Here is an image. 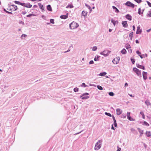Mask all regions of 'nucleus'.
Instances as JSON below:
<instances>
[{
  "instance_id": "4c0bfd02",
  "label": "nucleus",
  "mask_w": 151,
  "mask_h": 151,
  "mask_svg": "<svg viewBox=\"0 0 151 151\" xmlns=\"http://www.w3.org/2000/svg\"><path fill=\"white\" fill-rule=\"evenodd\" d=\"M111 22L115 26L116 24V21H115L114 20H113V19H111Z\"/></svg>"
},
{
  "instance_id": "6ab92c4d",
  "label": "nucleus",
  "mask_w": 151,
  "mask_h": 151,
  "mask_svg": "<svg viewBox=\"0 0 151 151\" xmlns=\"http://www.w3.org/2000/svg\"><path fill=\"white\" fill-rule=\"evenodd\" d=\"M47 10L49 11L52 12V8L50 5L49 4L47 5Z\"/></svg>"
},
{
  "instance_id": "412c9836",
  "label": "nucleus",
  "mask_w": 151,
  "mask_h": 151,
  "mask_svg": "<svg viewBox=\"0 0 151 151\" xmlns=\"http://www.w3.org/2000/svg\"><path fill=\"white\" fill-rule=\"evenodd\" d=\"M106 74V73L105 72H101L100 73L99 75L101 76H104Z\"/></svg>"
},
{
  "instance_id": "72a5a7b5",
  "label": "nucleus",
  "mask_w": 151,
  "mask_h": 151,
  "mask_svg": "<svg viewBox=\"0 0 151 151\" xmlns=\"http://www.w3.org/2000/svg\"><path fill=\"white\" fill-rule=\"evenodd\" d=\"M97 88L99 90H102L103 89V87L99 85H98L97 86Z\"/></svg>"
},
{
  "instance_id": "f8f14e48",
  "label": "nucleus",
  "mask_w": 151,
  "mask_h": 151,
  "mask_svg": "<svg viewBox=\"0 0 151 151\" xmlns=\"http://www.w3.org/2000/svg\"><path fill=\"white\" fill-rule=\"evenodd\" d=\"M147 73L145 71L142 72V76L144 80H146L147 78Z\"/></svg>"
},
{
  "instance_id": "f704fd0d",
  "label": "nucleus",
  "mask_w": 151,
  "mask_h": 151,
  "mask_svg": "<svg viewBox=\"0 0 151 151\" xmlns=\"http://www.w3.org/2000/svg\"><path fill=\"white\" fill-rule=\"evenodd\" d=\"M126 48L127 49H128L129 48H131V46L130 45L128 44H126Z\"/></svg>"
},
{
  "instance_id": "cd10ccee",
  "label": "nucleus",
  "mask_w": 151,
  "mask_h": 151,
  "mask_svg": "<svg viewBox=\"0 0 151 151\" xmlns=\"http://www.w3.org/2000/svg\"><path fill=\"white\" fill-rule=\"evenodd\" d=\"M127 119L130 121H135V120L132 118L130 116H128L127 117Z\"/></svg>"
},
{
  "instance_id": "c756f323",
  "label": "nucleus",
  "mask_w": 151,
  "mask_h": 151,
  "mask_svg": "<svg viewBox=\"0 0 151 151\" xmlns=\"http://www.w3.org/2000/svg\"><path fill=\"white\" fill-rule=\"evenodd\" d=\"M140 114L142 116V118L143 119H145V116L144 114L143 113V112L142 111H141L140 113Z\"/></svg>"
},
{
  "instance_id": "e2e57ef3",
  "label": "nucleus",
  "mask_w": 151,
  "mask_h": 151,
  "mask_svg": "<svg viewBox=\"0 0 151 151\" xmlns=\"http://www.w3.org/2000/svg\"><path fill=\"white\" fill-rule=\"evenodd\" d=\"M114 125L115 127H116L117 126L116 122L114 123Z\"/></svg>"
},
{
  "instance_id": "8fccbe9b",
  "label": "nucleus",
  "mask_w": 151,
  "mask_h": 151,
  "mask_svg": "<svg viewBox=\"0 0 151 151\" xmlns=\"http://www.w3.org/2000/svg\"><path fill=\"white\" fill-rule=\"evenodd\" d=\"M126 116V114H122L121 116V117L123 118H125Z\"/></svg>"
},
{
  "instance_id": "49530a36",
  "label": "nucleus",
  "mask_w": 151,
  "mask_h": 151,
  "mask_svg": "<svg viewBox=\"0 0 151 151\" xmlns=\"http://www.w3.org/2000/svg\"><path fill=\"white\" fill-rule=\"evenodd\" d=\"M97 47L96 46H94L93 47L92 50L93 51H96L97 49Z\"/></svg>"
},
{
  "instance_id": "c9c22d12",
  "label": "nucleus",
  "mask_w": 151,
  "mask_h": 151,
  "mask_svg": "<svg viewBox=\"0 0 151 151\" xmlns=\"http://www.w3.org/2000/svg\"><path fill=\"white\" fill-rule=\"evenodd\" d=\"M27 36V35H25V34H23L22 35H21V38L22 39H24V38L23 37H26Z\"/></svg>"
},
{
  "instance_id": "37998d69",
  "label": "nucleus",
  "mask_w": 151,
  "mask_h": 151,
  "mask_svg": "<svg viewBox=\"0 0 151 151\" xmlns=\"http://www.w3.org/2000/svg\"><path fill=\"white\" fill-rule=\"evenodd\" d=\"M134 0L138 4H139L142 2V1L141 0Z\"/></svg>"
},
{
  "instance_id": "ea45409f",
  "label": "nucleus",
  "mask_w": 151,
  "mask_h": 151,
  "mask_svg": "<svg viewBox=\"0 0 151 151\" xmlns=\"http://www.w3.org/2000/svg\"><path fill=\"white\" fill-rule=\"evenodd\" d=\"M131 60V62L133 64H134L135 62V60L134 59L131 58L130 59Z\"/></svg>"
},
{
  "instance_id": "423d86ee",
  "label": "nucleus",
  "mask_w": 151,
  "mask_h": 151,
  "mask_svg": "<svg viewBox=\"0 0 151 151\" xmlns=\"http://www.w3.org/2000/svg\"><path fill=\"white\" fill-rule=\"evenodd\" d=\"M125 5L133 8L134 7L135 5L129 1H127L125 3Z\"/></svg>"
},
{
  "instance_id": "bf43d9fd",
  "label": "nucleus",
  "mask_w": 151,
  "mask_h": 151,
  "mask_svg": "<svg viewBox=\"0 0 151 151\" xmlns=\"http://www.w3.org/2000/svg\"><path fill=\"white\" fill-rule=\"evenodd\" d=\"M83 130H82L81 131V132H78V133H76L75 134H74L75 135H77V134H78L80 133L81 132H83Z\"/></svg>"
},
{
  "instance_id": "6e6d98bb",
  "label": "nucleus",
  "mask_w": 151,
  "mask_h": 151,
  "mask_svg": "<svg viewBox=\"0 0 151 151\" xmlns=\"http://www.w3.org/2000/svg\"><path fill=\"white\" fill-rule=\"evenodd\" d=\"M93 63L94 61L93 60H91L89 62V63L90 64H93Z\"/></svg>"
},
{
  "instance_id": "052dcab7",
  "label": "nucleus",
  "mask_w": 151,
  "mask_h": 151,
  "mask_svg": "<svg viewBox=\"0 0 151 151\" xmlns=\"http://www.w3.org/2000/svg\"><path fill=\"white\" fill-rule=\"evenodd\" d=\"M117 150L116 151H120L121 150V148H119L118 146L117 147Z\"/></svg>"
},
{
  "instance_id": "c85d7f7f",
  "label": "nucleus",
  "mask_w": 151,
  "mask_h": 151,
  "mask_svg": "<svg viewBox=\"0 0 151 151\" xmlns=\"http://www.w3.org/2000/svg\"><path fill=\"white\" fill-rule=\"evenodd\" d=\"M133 70L136 73L138 71H139V70L136 68H133Z\"/></svg>"
},
{
  "instance_id": "4be33fe9",
  "label": "nucleus",
  "mask_w": 151,
  "mask_h": 151,
  "mask_svg": "<svg viewBox=\"0 0 151 151\" xmlns=\"http://www.w3.org/2000/svg\"><path fill=\"white\" fill-rule=\"evenodd\" d=\"M121 52L122 54H126L127 51L126 50L124 49L123 48L121 51Z\"/></svg>"
},
{
  "instance_id": "f3484780",
  "label": "nucleus",
  "mask_w": 151,
  "mask_h": 151,
  "mask_svg": "<svg viewBox=\"0 0 151 151\" xmlns=\"http://www.w3.org/2000/svg\"><path fill=\"white\" fill-rule=\"evenodd\" d=\"M136 53L137 54H138L140 57V58L142 59L143 58V57H142V55H144V54H143L142 55H141V53L138 50H137L136 51Z\"/></svg>"
},
{
  "instance_id": "aec40b11",
  "label": "nucleus",
  "mask_w": 151,
  "mask_h": 151,
  "mask_svg": "<svg viewBox=\"0 0 151 151\" xmlns=\"http://www.w3.org/2000/svg\"><path fill=\"white\" fill-rule=\"evenodd\" d=\"M112 8L115 10V11L116 13H119V10L115 6H112Z\"/></svg>"
},
{
  "instance_id": "13d9d810",
  "label": "nucleus",
  "mask_w": 151,
  "mask_h": 151,
  "mask_svg": "<svg viewBox=\"0 0 151 151\" xmlns=\"http://www.w3.org/2000/svg\"><path fill=\"white\" fill-rule=\"evenodd\" d=\"M6 13L8 14H13V13L12 12H9L8 11H6Z\"/></svg>"
},
{
  "instance_id": "393cba45",
  "label": "nucleus",
  "mask_w": 151,
  "mask_h": 151,
  "mask_svg": "<svg viewBox=\"0 0 151 151\" xmlns=\"http://www.w3.org/2000/svg\"><path fill=\"white\" fill-rule=\"evenodd\" d=\"M136 73L138 76L141 77V74L140 70H139Z\"/></svg>"
},
{
  "instance_id": "09e8293b",
  "label": "nucleus",
  "mask_w": 151,
  "mask_h": 151,
  "mask_svg": "<svg viewBox=\"0 0 151 151\" xmlns=\"http://www.w3.org/2000/svg\"><path fill=\"white\" fill-rule=\"evenodd\" d=\"M50 23L52 24H54V20L53 19H51L50 20Z\"/></svg>"
},
{
  "instance_id": "e433bc0d",
  "label": "nucleus",
  "mask_w": 151,
  "mask_h": 151,
  "mask_svg": "<svg viewBox=\"0 0 151 151\" xmlns=\"http://www.w3.org/2000/svg\"><path fill=\"white\" fill-rule=\"evenodd\" d=\"M143 125H145L146 126H149V124L148 123L144 121L143 122Z\"/></svg>"
},
{
  "instance_id": "a878e982",
  "label": "nucleus",
  "mask_w": 151,
  "mask_h": 151,
  "mask_svg": "<svg viewBox=\"0 0 151 151\" xmlns=\"http://www.w3.org/2000/svg\"><path fill=\"white\" fill-rule=\"evenodd\" d=\"M137 129L139 132L140 133V134H143V131L141 130L140 128H137Z\"/></svg>"
},
{
  "instance_id": "dca6fc26",
  "label": "nucleus",
  "mask_w": 151,
  "mask_h": 151,
  "mask_svg": "<svg viewBox=\"0 0 151 151\" xmlns=\"http://www.w3.org/2000/svg\"><path fill=\"white\" fill-rule=\"evenodd\" d=\"M32 6V5L31 4L29 3H28L26 4L25 3L24 7L27 8H31Z\"/></svg>"
},
{
  "instance_id": "de8ad7c7",
  "label": "nucleus",
  "mask_w": 151,
  "mask_h": 151,
  "mask_svg": "<svg viewBox=\"0 0 151 151\" xmlns=\"http://www.w3.org/2000/svg\"><path fill=\"white\" fill-rule=\"evenodd\" d=\"M73 91L75 92H76L78 91V88H74L73 89Z\"/></svg>"
},
{
  "instance_id": "f257e3e1",
  "label": "nucleus",
  "mask_w": 151,
  "mask_h": 151,
  "mask_svg": "<svg viewBox=\"0 0 151 151\" xmlns=\"http://www.w3.org/2000/svg\"><path fill=\"white\" fill-rule=\"evenodd\" d=\"M9 8L7 9L8 10L10 11L11 12H13L16 10L17 9V6L14 4H12L9 6Z\"/></svg>"
},
{
  "instance_id": "0eeeda50",
  "label": "nucleus",
  "mask_w": 151,
  "mask_h": 151,
  "mask_svg": "<svg viewBox=\"0 0 151 151\" xmlns=\"http://www.w3.org/2000/svg\"><path fill=\"white\" fill-rule=\"evenodd\" d=\"M120 60V58L119 57H117L114 58L112 61L113 63L114 64H117L118 63Z\"/></svg>"
},
{
  "instance_id": "4d7b16f0",
  "label": "nucleus",
  "mask_w": 151,
  "mask_h": 151,
  "mask_svg": "<svg viewBox=\"0 0 151 151\" xmlns=\"http://www.w3.org/2000/svg\"><path fill=\"white\" fill-rule=\"evenodd\" d=\"M130 112H127V117H128V116H130Z\"/></svg>"
},
{
  "instance_id": "2eb2a0df",
  "label": "nucleus",
  "mask_w": 151,
  "mask_h": 151,
  "mask_svg": "<svg viewBox=\"0 0 151 151\" xmlns=\"http://www.w3.org/2000/svg\"><path fill=\"white\" fill-rule=\"evenodd\" d=\"M116 114L117 115H119L121 114L122 113V111L121 110V109H117L116 110Z\"/></svg>"
},
{
  "instance_id": "ddd939ff",
  "label": "nucleus",
  "mask_w": 151,
  "mask_h": 151,
  "mask_svg": "<svg viewBox=\"0 0 151 151\" xmlns=\"http://www.w3.org/2000/svg\"><path fill=\"white\" fill-rule=\"evenodd\" d=\"M126 18L129 21H131L132 19V17L129 14H127L126 16Z\"/></svg>"
},
{
  "instance_id": "69168bd1",
  "label": "nucleus",
  "mask_w": 151,
  "mask_h": 151,
  "mask_svg": "<svg viewBox=\"0 0 151 151\" xmlns=\"http://www.w3.org/2000/svg\"><path fill=\"white\" fill-rule=\"evenodd\" d=\"M111 129H112L114 130H115V128L113 126V125H112L111 127Z\"/></svg>"
},
{
  "instance_id": "58836bf2",
  "label": "nucleus",
  "mask_w": 151,
  "mask_h": 151,
  "mask_svg": "<svg viewBox=\"0 0 151 151\" xmlns=\"http://www.w3.org/2000/svg\"><path fill=\"white\" fill-rule=\"evenodd\" d=\"M100 56H97V57H95L94 58V60L95 61H97L99 60V58L100 57Z\"/></svg>"
},
{
  "instance_id": "3c124183",
  "label": "nucleus",
  "mask_w": 151,
  "mask_h": 151,
  "mask_svg": "<svg viewBox=\"0 0 151 151\" xmlns=\"http://www.w3.org/2000/svg\"><path fill=\"white\" fill-rule=\"evenodd\" d=\"M146 2L149 6L151 7V3L148 1H146Z\"/></svg>"
},
{
  "instance_id": "9d476101",
  "label": "nucleus",
  "mask_w": 151,
  "mask_h": 151,
  "mask_svg": "<svg viewBox=\"0 0 151 151\" xmlns=\"http://www.w3.org/2000/svg\"><path fill=\"white\" fill-rule=\"evenodd\" d=\"M38 4L40 8V9L42 11V12H43L45 11L44 9V6L43 5H42L41 4V3H38Z\"/></svg>"
},
{
  "instance_id": "b1692460",
  "label": "nucleus",
  "mask_w": 151,
  "mask_h": 151,
  "mask_svg": "<svg viewBox=\"0 0 151 151\" xmlns=\"http://www.w3.org/2000/svg\"><path fill=\"white\" fill-rule=\"evenodd\" d=\"M146 134L148 137L151 136L150 132V131H147L146 133Z\"/></svg>"
},
{
  "instance_id": "a18cd8bd",
  "label": "nucleus",
  "mask_w": 151,
  "mask_h": 151,
  "mask_svg": "<svg viewBox=\"0 0 151 151\" xmlns=\"http://www.w3.org/2000/svg\"><path fill=\"white\" fill-rule=\"evenodd\" d=\"M35 16V15L33 14H28V15H27V17H32V16Z\"/></svg>"
},
{
  "instance_id": "c03bdc74",
  "label": "nucleus",
  "mask_w": 151,
  "mask_h": 151,
  "mask_svg": "<svg viewBox=\"0 0 151 151\" xmlns=\"http://www.w3.org/2000/svg\"><path fill=\"white\" fill-rule=\"evenodd\" d=\"M81 86L84 87H86L87 86V85H86L85 83H83L81 85Z\"/></svg>"
},
{
  "instance_id": "774afa93",
  "label": "nucleus",
  "mask_w": 151,
  "mask_h": 151,
  "mask_svg": "<svg viewBox=\"0 0 151 151\" xmlns=\"http://www.w3.org/2000/svg\"><path fill=\"white\" fill-rule=\"evenodd\" d=\"M135 42H136V43H137V44L139 43V42L138 40H136Z\"/></svg>"
},
{
  "instance_id": "f03ea898",
  "label": "nucleus",
  "mask_w": 151,
  "mask_h": 151,
  "mask_svg": "<svg viewBox=\"0 0 151 151\" xmlns=\"http://www.w3.org/2000/svg\"><path fill=\"white\" fill-rule=\"evenodd\" d=\"M70 28L71 29H74L77 28L79 25L78 23L75 22H73L71 23L70 24Z\"/></svg>"
},
{
  "instance_id": "a19ab883",
  "label": "nucleus",
  "mask_w": 151,
  "mask_h": 151,
  "mask_svg": "<svg viewBox=\"0 0 151 151\" xmlns=\"http://www.w3.org/2000/svg\"><path fill=\"white\" fill-rule=\"evenodd\" d=\"M138 14L139 15H141V14H143V12H141L140 8H139L138 9Z\"/></svg>"
},
{
  "instance_id": "6e6552de",
  "label": "nucleus",
  "mask_w": 151,
  "mask_h": 151,
  "mask_svg": "<svg viewBox=\"0 0 151 151\" xmlns=\"http://www.w3.org/2000/svg\"><path fill=\"white\" fill-rule=\"evenodd\" d=\"M142 32V30L140 29V27L139 26H138L137 27V30L136 32V34H141Z\"/></svg>"
},
{
  "instance_id": "39448f33",
  "label": "nucleus",
  "mask_w": 151,
  "mask_h": 151,
  "mask_svg": "<svg viewBox=\"0 0 151 151\" xmlns=\"http://www.w3.org/2000/svg\"><path fill=\"white\" fill-rule=\"evenodd\" d=\"M89 94L88 93H84L81 95L80 97V98H81L82 99H88L89 98V97L88 96H86V95H89Z\"/></svg>"
},
{
  "instance_id": "5fc2aeb1",
  "label": "nucleus",
  "mask_w": 151,
  "mask_h": 151,
  "mask_svg": "<svg viewBox=\"0 0 151 151\" xmlns=\"http://www.w3.org/2000/svg\"><path fill=\"white\" fill-rule=\"evenodd\" d=\"M85 5L86 6L88 7V9H90V11H91V7L89 6L88 5H87V4H86Z\"/></svg>"
},
{
  "instance_id": "a211bd4d",
  "label": "nucleus",
  "mask_w": 151,
  "mask_h": 151,
  "mask_svg": "<svg viewBox=\"0 0 151 151\" xmlns=\"http://www.w3.org/2000/svg\"><path fill=\"white\" fill-rule=\"evenodd\" d=\"M88 12L85 11H83L81 14V15L85 17L86 16Z\"/></svg>"
},
{
  "instance_id": "2f4dec72",
  "label": "nucleus",
  "mask_w": 151,
  "mask_h": 151,
  "mask_svg": "<svg viewBox=\"0 0 151 151\" xmlns=\"http://www.w3.org/2000/svg\"><path fill=\"white\" fill-rule=\"evenodd\" d=\"M147 16L150 17H151V12L150 11H149L148 12L147 14Z\"/></svg>"
},
{
  "instance_id": "5701e85b",
  "label": "nucleus",
  "mask_w": 151,
  "mask_h": 151,
  "mask_svg": "<svg viewBox=\"0 0 151 151\" xmlns=\"http://www.w3.org/2000/svg\"><path fill=\"white\" fill-rule=\"evenodd\" d=\"M145 103L147 106L150 105L151 104V103L148 100H146L145 102Z\"/></svg>"
},
{
  "instance_id": "7ed1b4c3",
  "label": "nucleus",
  "mask_w": 151,
  "mask_h": 151,
  "mask_svg": "<svg viewBox=\"0 0 151 151\" xmlns=\"http://www.w3.org/2000/svg\"><path fill=\"white\" fill-rule=\"evenodd\" d=\"M102 142V141L99 140L96 143L94 148L95 150H97L100 149L101 146V143Z\"/></svg>"
},
{
  "instance_id": "20e7f679",
  "label": "nucleus",
  "mask_w": 151,
  "mask_h": 151,
  "mask_svg": "<svg viewBox=\"0 0 151 151\" xmlns=\"http://www.w3.org/2000/svg\"><path fill=\"white\" fill-rule=\"evenodd\" d=\"M111 52L110 51L106 50H104L103 52H101L100 54L101 55H102L105 57H106L108 56Z\"/></svg>"
},
{
  "instance_id": "9b49d317",
  "label": "nucleus",
  "mask_w": 151,
  "mask_h": 151,
  "mask_svg": "<svg viewBox=\"0 0 151 151\" xmlns=\"http://www.w3.org/2000/svg\"><path fill=\"white\" fill-rule=\"evenodd\" d=\"M137 67L139 68L142 69L143 70H145V68L144 66L140 65L139 64H136Z\"/></svg>"
},
{
  "instance_id": "864d4df0",
  "label": "nucleus",
  "mask_w": 151,
  "mask_h": 151,
  "mask_svg": "<svg viewBox=\"0 0 151 151\" xmlns=\"http://www.w3.org/2000/svg\"><path fill=\"white\" fill-rule=\"evenodd\" d=\"M14 3L16 4L19 5L20 2L19 1H14Z\"/></svg>"
},
{
  "instance_id": "1a4fd4ad",
  "label": "nucleus",
  "mask_w": 151,
  "mask_h": 151,
  "mask_svg": "<svg viewBox=\"0 0 151 151\" xmlns=\"http://www.w3.org/2000/svg\"><path fill=\"white\" fill-rule=\"evenodd\" d=\"M122 26L124 27H127L128 26V24H127V21H122Z\"/></svg>"
},
{
  "instance_id": "338daca9",
  "label": "nucleus",
  "mask_w": 151,
  "mask_h": 151,
  "mask_svg": "<svg viewBox=\"0 0 151 151\" xmlns=\"http://www.w3.org/2000/svg\"><path fill=\"white\" fill-rule=\"evenodd\" d=\"M151 30V29H147L146 30V31L147 32H149Z\"/></svg>"
},
{
  "instance_id": "680f3d73",
  "label": "nucleus",
  "mask_w": 151,
  "mask_h": 151,
  "mask_svg": "<svg viewBox=\"0 0 151 151\" xmlns=\"http://www.w3.org/2000/svg\"><path fill=\"white\" fill-rule=\"evenodd\" d=\"M27 13V12L26 11H23L22 12V14L24 15L25 14Z\"/></svg>"
},
{
  "instance_id": "603ef678",
  "label": "nucleus",
  "mask_w": 151,
  "mask_h": 151,
  "mask_svg": "<svg viewBox=\"0 0 151 151\" xmlns=\"http://www.w3.org/2000/svg\"><path fill=\"white\" fill-rule=\"evenodd\" d=\"M25 3H21V2H20V4H19V5H21V6H24H24L25 5Z\"/></svg>"
},
{
  "instance_id": "7c9ffc66",
  "label": "nucleus",
  "mask_w": 151,
  "mask_h": 151,
  "mask_svg": "<svg viewBox=\"0 0 151 151\" xmlns=\"http://www.w3.org/2000/svg\"><path fill=\"white\" fill-rule=\"evenodd\" d=\"M105 114L106 115H107V116H110V117H111L112 116L111 114L110 113H108V112H105Z\"/></svg>"
},
{
  "instance_id": "0e129e2a",
  "label": "nucleus",
  "mask_w": 151,
  "mask_h": 151,
  "mask_svg": "<svg viewBox=\"0 0 151 151\" xmlns=\"http://www.w3.org/2000/svg\"><path fill=\"white\" fill-rule=\"evenodd\" d=\"M147 54H145V55H142V57H143V58H145V57H147Z\"/></svg>"
},
{
  "instance_id": "473e14b6",
  "label": "nucleus",
  "mask_w": 151,
  "mask_h": 151,
  "mask_svg": "<svg viewBox=\"0 0 151 151\" xmlns=\"http://www.w3.org/2000/svg\"><path fill=\"white\" fill-rule=\"evenodd\" d=\"M73 6L72 5V4H68V6H67L66 7V8H73Z\"/></svg>"
},
{
  "instance_id": "bb28decb",
  "label": "nucleus",
  "mask_w": 151,
  "mask_h": 151,
  "mask_svg": "<svg viewBox=\"0 0 151 151\" xmlns=\"http://www.w3.org/2000/svg\"><path fill=\"white\" fill-rule=\"evenodd\" d=\"M133 32H132L131 33H130L129 35V36L130 37L131 40H132V37H133Z\"/></svg>"
},
{
  "instance_id": "79ce46f5",
  "label": "nucleus",
  "mask_w": 151,
  "mask_h": 151,
  "mask_svg": "<svg viewBox=\"0 0 151 151\" xmlns=\"http://www.w3.org/2000/svg\"><path fill=\"white\" fill-rule=\"evenodd\" d=\"M109 96H112L114 95V93L113 92H109Z\"/></svg>"
},
{
  "instance_id": "4468645a",
  "label": "nucleus",
  "mask_w": 151,
  "mask_h": 151,
  "mask_svg": "<svg viewBox=\"0 0 151 151\" xmlns=\"http://www.w3.org/2000/svg\"><path fill=\"white\" fill-rule=\"evenodd\" d=\"M68 14L67 13L66 15H62L60 16V17L62 19H65L68 18Z\"/></svg>"
}]
</instances>
